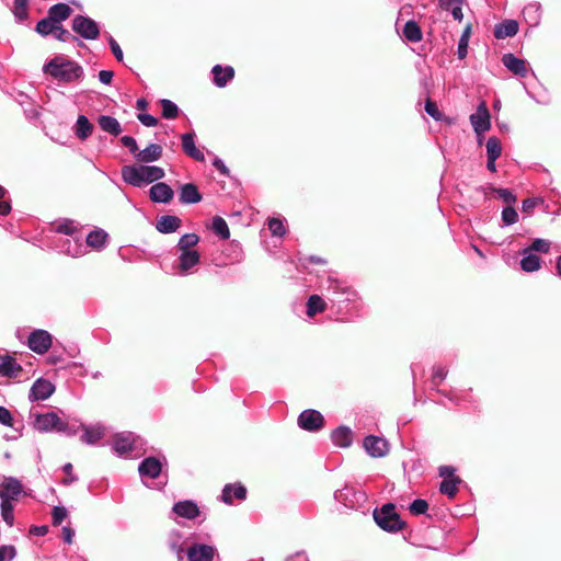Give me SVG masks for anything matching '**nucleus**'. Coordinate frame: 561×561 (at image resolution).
<instances>
[{"instance_id":"f257e3e1","label":"nucleus","mask_w":561,"mask_h":561,"mask_svg":"<svg viewBox=\"0 0 561 561\" xmlns=\"http://www.w3.org/2000/svg\"><path fill=\"white\" fill-rule=\"evenodd\" d=\"M43 72L62 83L81 81L84 77L83 67L75 60L57 55L43 66Z\"/></svg>"},{"instance_id":"39448f33","label":"nucleus","mask_w":561,"mask_h":561,"mask_svg":"<svg viewBox=\"0 0 561 561\" xmlns=\"http://www.w3.org/2000/svg\"><path fill=\"white\" fill-rule=\"evenodd\" d=\"M374 519L380 528L387 531H398L403 527L393 504H386L380 510H376Z\"/></svg>"},{"instance_id":"6e6d98bb","label":"nucleus","mask_w":561,"mask_h":561,"mask_svg":"<svg viewBox=\"0 0 561 561\" xmlns=\"http://www.w3.org/2000/svg\"><path fill=\"white\" fill-rule=\"evenodd\" d=\"M541 202L542 201L538 197L526 198L522 203V211L526 214H531L534 208Z\"/></svg>"},{"instance_id":"de8ad7c7","label":"nucleus","mask_w":561,"mask_h":561,"mask_svg":"<svg viewBox=\"0 0 561 561\" xmlns=\"http://www.w3.org/2000/svg\"><path fill=\"white\" fill-rule=\"evenodd\" d=\"M327 289L329 293H331L332 295H335V296H337L340 294H347V295L350 294V289L344 283H342L337 279L331 278V277L328 278Z\"/></svg>"},{"instance_id":"7ed1b4c3","label":"nucleus","mask_w":561,"mask_h":561,"mask_svg":"<svg viewBox=\"0 0 561 561\" xmlns=\"http://www.w3.org/2000/svg\"><path fill=\"white\" fill-rule=\"evenodd\" d=\"M23 493L22 483L13 477H7L0 484V499H1V516L8 526H13V502L18 501Z\"/></svg>"},{"instance_id":"f3484780","label":"nucleus","mask_w":561,"mask_h":561,"mask_svg":"<svg viewBox=\"0 0 561 561\" xmlns=\"http://www.w3.org/2000/svg\"><path fill=\"white\" fill-rule=\"evenodd\" d=\"M162 470V462L160 459L156 457H148L144 459L139 467L138 471L141 477H148L150 479H154L159 477Z\"/></svg>"},{"instance_id":"e433bc0d","label":"nucleus","mask_w":561,"mask_h":561,"mask_svg":"<svg viewBox=\"0 0 561 561\" xmlns=\"http://www.w3.org/2000/svg\"><path fill=\"white\" fill-rule=\"evenodd\" d=\"M327 308L325 301L319 295H311L307 301V314L313 317L317 313L323 312Z\"/></svg>"},{"instance_id":"393cba45","label":"nucleus","mask_w":561,"mask_h":561,"mask_svg":"<svg viewBox=\"0 0 561 561\" xmlns=\"http://www.w3.org/2000/svg\"><path fill=\"white\" fill-rule=\"evenodd\" d=\"M207 229L216 237H218L220 241H226L230 237L228 224L220 216L213 217L210 224L207 225Z\"/></svg>"},{"instance_id":"0eeeda50","label":"nucleus","mask_w":561,"mask_h":561,"mask_svg":"<svg viewBox=\"0 0 561 561\" xmlns=\"http://www.w3.org/2000/svg\"><path fill=\"white\" fill-rule=\"evenodd\" d=\"M72 31L87 41H95L100 36L99 24L87 15L78 14L72 19Z\"/></svg>"},{"instance_id":"69168bd1","label":"nucleus","mask_w":561,"mask_h":561,"mask_svg":"<svg viewBox=\"0 0 561 561\" xmlns=\"http://www.w3.org/2000/svg\"><path fill=\"white\" fill-rule=\"evenodd\" d=\"M0 423L5 426H12V414L4 407H0Z\"/></svg>"},{"instance_id":"9d476101","label":"nucleus","mask_w":561,"mask_h":561,"mask_svg":"<svg viewBox=\"0 0 561 561\" xmlns=\"http://www.w3.org/2000/svg\"><path fill=\"white\" fill-rule=\"evenodd\" d=\"M51 345V335L45 330H35L28 336V347L37 353H46Z\"/></svg>"},{"instance_id":"0e129e2a","label":"nucleus","mask_w":561,"mask_h":561,"mask_svg":"<svg viewBox=\"0 0 561 561\" xmlns=\"http://www.w3.org/2000/svg\"><path fill=\"white\" fill-rule=\"evenodd\" d=\"M213 165L216 168V170L221 175L229 176L230 171H229V169L227 168V165L225 164V162L220 158L215 157L214 160H213Z\"/></svg>"},{"instance_id":"13d9d810","label":"nucleus","mask_w":561,"mask_h":561,"mask_svg":"<svg viewBox=\"0 0 561 561\" xmlns=\"http://www.w3.org/2000/svg\"><path fill=\"white\" fill-rule=\"evenodd\" d=\"M425 112L436 121H438L442 116V113L439 112L436 103L432 100H427L425 102Z\"/></svg>"},{"instance_id":"1a4fd4ad","label":"nucleus","mask_w":561,"mask_h":561,"mask_svg":"<svg viewBox=\"0 0 561 561\" xmlns=\"http://www.w3.org/2000/svg\"><path fill=\"white\" fill-rule=\"evenodd\" d=\"M470 123L477 134H482L490 129V112L484 102L479 104L477 112L470 115Z\"/></svg>"},{"instance_id":"4468645a","label":"nucleus","mask_w":561,"mask_h":561,"mask_svg":"<svg viewBox=\"0 0 561 561\" xmlns=\"http://www.w3.org/2000/svg\"><path fill=\"white\" fill-rule=\"evenodd\" d=\"M195 133L190 131L181 135L183 151L192 159L198 162L205 161V156L202 150L195 146Z\"/></svg>"},{"instance_id":"a878e982","label":"nucleus","mask_w":561,"mask_h":561,"mask_svg":"<svg viewBox=\"0 0 561 561\" xmlns=\"http://www.w3.org/2000/svg\"><path fill=\"white\" fill-rule=\"evenodd\" d=\"M163 149L158 144H149L145 149L139 150L136 160L141 163H151L162 157Z\"/></svg>"},{"instance_id":"4d7b16f0","label":"nucleus","mask_w":561,"mask_h":561,"mask_svg":"<svg viewBox=\"0 0 561 561\" xmlns=\"http://www.w3.org/2000/svg\"><path fill=\"white\" fill-rule=\"evenodd\" d=\"M199 242V237L196 233H185L183 234L176 245H197Z\"/></svg>"},{"instance_id":"f704fd0d","label":"nucleus","mask_w":561,"mask_h":561,"mask_svg":"<svg viewBox=\"0 0 561 561\" xmlns=\"http://www.w3.org/2000/svg\"><path fill=\"white\" fill-rule=\"evenodd\" d=\"M110 242L108 233L102 228H94L85 238V245H105Z\"/></svg>"},{"instance_id":"5fc2aeb1","label":"nucleus","mask_w":561,"mask_h":561,"mask_svg":"<svg viewBox=\"0 0 561 561\" xmlns=\"http://www.w3.org/2000/svg\"><path fill=\"white\" fill-rule=\"evenodd\" d=\"M67 510L62 506H55L51 512L53 524L59 525L67 517Z\"/></svg>"},{"instance_id":"680f3d73","label":"nucleus","mask_w":561,"mask_h":561,"mask_svg":"<svg viewBox=\"0 0 561 561\" xmlns=\"http://www.w3.org/2000/svg\"><path fill=\"white\" fill-rule=\"evenodd\" d=\"M108 45L117 61H123V50L118 43L111 35L108 36Z\"/></svg>"},{"instance_id":"09e8293b","label":"nucleus","mask_w":561,"mask_h":561,"mask_svg":"<svg viewBox=\"0 0 561 561\" xmlns=\"http://www.w3.org/2000/svg\"><path fill=\"white\" fill-rule=\"evenodd\" d=\"M469 34H470V27H467L463 31V33L458 42L457 55H458L459 59H465L467 57Z\"/></svg>"},{"instance_id":"37998d69","label":"nucleus","mask_w":561,"mask_h":561,"mask_svg":"<svg viewBox=\"0 0 561 561\" xmlns=\"http://www.w3.org/2000/svg\"><path fill=\"white\" fill-rule=\"evenodd\" d=\"M459 482V479H444L440 483L439 491L449 499H453L458 492Z\"/></svg>"},{"instance_id":"ddd939ff","label":"nucleus","mask_w":561,"mask_h":561,"mask_svg":"<svg viewBox=\"0 0 561 561\" xmlns=\"http://www.w3.org/2000/svg\"><path fill=\"white\" fill-rule=\"evenodd\" d=\"M174 196L172 187L164 182H157L149 190V198L153 203L169 204Z\"/></svg>"},{"instance_id":"6e6552de","label":"nucleus","mask_w":561,"mask_h":561,"mask_svg":"<svg viewBox=\"0 0 561 561\" xmlns=\"http://www.w3.org/2000/svg\"><path fill=\"white\" fill-rule=\"evenodd\" d=\"M323 416L317 410H305L298 417V424L301 428L316 432L323 427Z\"/></svg>"},{"instance_id":"cd10ccee","label":"nucleus","mask_w":561,"mask_h":561,"mask_svg":"<svg viewBox=\"0 0 561 561\" xmlns=\"http://www.w3.org/2000/svg\"><path fill=\"white\" fill-rule=\"evenodd\" d=\"M72 13V9L66 3H56L48 9V20H53L57 25L66 21Z\"/></svg>"},{"instance_id":"f8f14e48","label":"nucleus","mask_w":561,"mask_h":561,"mask_svg":"<svg viewBox=\"0 0 561 561\" xmlns=\"http://www.w3.org/2000/svg\"><path fill=\"white\" fill-rule=\"evenodd\" d=\"M54 391L55 386L50 381L39 378L33 383L28 399L32 402L46 400L54 393Z\"/></svg>"},{"instance_id":"338daca9","label":"nucleus","mask_w":561,"mask_h":561,"mask_svg":"<svg viewBox=\"0 0 561 561\" xmlns=\"http://www.w3.org/2000/svg\"><path fill=\"white\" fill-rule=\"evenodd\" d=\"M98 77L101 83L108 85L112 83L114 72L112 70H101Z\"/></svg>"},{"instance_id":"c85d7f7f","label":"nucleus","mask_w":561,"mask_h":561,"mask_svg":"<svg viewBox=\"0 0 561 561\" xmlns=\"http://www.w3.org/2000/svg\"><path fill=\"white\" fill-rule=\"evenodd\" d=\"M81 228L80 224L69 218H62L53 224V230L66 236H75Z\"/></svg>"},{"instance_id":"6ab92c4d","label":"nucleus","mask_w":561,"mask_h":561,"mask_svg":"<svg viewBox=\"0 0 561 561\" xmlns=\"http://www.w3.org/2000/svg\"><path fill=\"white\" fill-rule=\"evenodd\" d=\"M518 23L515 20L507 19L494 26L493 35L496 39L513 37L518 32Z\"/></svg>"},{"instance_id":"774afa93","label":"nucleus","mask_w":561,"mask_h":561,"mask_svg":"<svg viewBox=\"0 0 561 561\" xmlns=\"http://www.w3.org/2000/svg\"><path fill=\"white\" fill-rule=\"evenodd\" d=\"M446 375H447V370L442 366H437L434 368V371H433V381L435 383H438L445 379Z\"/></svg>"},{"instance_id":"a18cd8bd","label":"nucleus","mask_w":561,"mask_h":561,"mask_svg":"<svg viewBox=\"0 0 561 561\" xmlns=\"http://www.w3.org/2000/svg\"><path fill=\"white\" fill-rule=\"evenodd\" d=\"M13 14L18 22H24L28 18L27 0H14Z\"/></svg>"},{"instance_id":"f03ea898","label":"nucleus","mask_w":561,"mask_h":561,"mask_svg":"<svg viewBox=\"0 0 561 561\" xmlns=\"http://www.w3.org/2000/svg\"><path fill=\"white\" fill-rule=\"evenodd\" d=\"M125 183L135 187H142L146 184L158 182L165 176L161 167L146 164L124 165L121 170Z\"/></svg>"},{"instance_id":"c9c22d12","label":"nucleus","mask_w":561,"mask_h":561,"mask_svg":"<svg viewBox=\"0 0 561 561\" xmlns=\"http://www.w3.org/2000/svg\"><path fill=\"white\" fill-rule=\"evenodd\" d=\"M403 36L409 41V42H412V43H417L422 39V31H421V27L419 26V24L413 21V20H410L408 21L404 26H403Z\"/></svg>"},{"instance_id":"c03bdc74","label":"nucleus","mask_w":561,"mask_h":561,"mask_svg":"<svg viewBox=\"0 0 561 561\" xmlns=\"http://www.w3.org/2000/svg\"><path fill=\"white\" fill-rule=\"evenodd\" d=\"M285 219L270 218L267 227L274 237H283L286 233Z\"/></svg>"},{"instance_id":"3c124183","label":"nucleus","mask_w":561,"mask_h":561,"mask_svg":"<svg viewBox=\"0 0 561 561\" xmlns=\"http://www.w3.org/2000/svg\"><path fill=\"white\" fill-rule=\"evenodd\" d=\"M121 142L124 147H126L128 149V151L135 157V159L137 158V154L139 153V148H138V145H137V141L134 137L131 136H123L121 137Z\"/></svg>"},{"instance_id":"8fccbe9b","label":"nucleus","mask_w":561,"mask_h":561,"mask_svg":"<svg viewBox=\"0 0 561 561\" xmlns=\"http://www.w3.org/2000/svg\"><path fill=\"white\" fill-rule=\"evenodd\" d=\"M501 217H502V221L506 226H511V225L517 222V220H518V214H517L516 209L513 207V205L504 207L502 210Z\"/></svg>"},{"instance_id":"5701e85b","label":"nucleus","mask_w":561,"mask_h":561,"mask_svg":"<svg viewBox=\"0 0 561 561\" xmlns=\"http://www.w3.org/2000/svg\"><path fill=\"white\" fill-rule=\"evenodd\" d=\"M22 371L21 365L11 356H0V375L8 378H16Z\"/></svg>"},{"instance_id":"ea45409f","label":"nucleus","mask_w":561,"mask_h":561,"mask_svg":"<svg viewBox=\"0 0 561 561\" xmlns=\"http://www.w3.org/2000/svg\"><path fill=\"white\" fill-rule=\"evenodd\" d=\"M160 104L162 107V117L165 119H174L179 115V106L168 99L160 100Z\"/></svg>"},{"instance_id":"4c0bfd02","label":"nucleus","mask_w":561,"mask_h":561,"mask_svg":"<svg viewBox=\"0 0 561 561\" xmlns=\"http://www.w3.org/2000/svg\"><path fill=\"white\" fill-rule=\"evenodd\" d=\"M523 254L524 257L520 260V267L525 272H535L540 268V259L537 254H526V251H524Z\"/></svg>"},{"instance_id":"58836bf2","label":"nucleus","mask_w":561,"mask_h":561,"mask_svg":"<svg viewBox=\"0 0 561 561\" xmlns=\"http://www.w3.org/2000/svg\"><path fill=\"white\" fill-rule=\"evenodd\" d=\"M481 190L485 194L488 193V191L494 192L495 194H497V196L501 199H503V202H505L507 204V206L513 205L516 202V196L508 188H497V187L490 185L488 187H481Z\"/></svg>"},{"instance_id":"49530a36","label":"nucleus","mask_w":561,"mask_h":561,"mask_svg":"<svg viewBox=\"0 0 561 561\" xmlns=\"http://www.w3.org/2000/svg\"><path fill=\"white\" fill-rule=\"evenodd\" d=\"M54 36L56 39L64 42V43L78 42L79 46L83 45V43L81 41H79V38L77 36L71 34L68 30L64 28L61 25H57Z\"/></svg>"},{"instance_id":"e2e57ef3","label":"nucleus","mask_w":561,"mask_h":561,"mask_svg":"<svg viewBox=\"0 0 561 561\" xmlns=\"http://www.w3.org/2000/svg\"><path fill=\"white\" fill-rule=\"evenodd\" d=\"M72 465L70 462L66 463L62 467L64 472L67 474V478L62 480L65 485H69L78 480V477L72 473Z\"/></svg>"},{"instance_id":"603ef678","label":"nucleus","mask_w":561,"mask_h":561,"mask_svg":"<svg viewBox=\"0 0 561 561\" xmlns=\"http://www.w3.org/2000/svg\"><path fill=\"white\" fill-rule=\"evenodd\" d=\"M7 190L0 185V216H7L10 214L12 207L10 199H4Z\"/></svg>"},{"instance_id":"c756f323","label":"nucleus","mask_w":561,"mask_h":561,"mask_svg":"<svg viewBox=\"0 0 561 561\" xmlns=\"http://www.w3.org/2000/svg\"><path fill=\"white\" fill-rule=\"evenodd\" d=\"M233 497L244 500L247 497V489L241 484H227L222 490L221 499L225 503L231 504Z\"/></svg>"},{"instance_id":"9b49d317","label":"nucleus","mask_w":561,"mask_h":561,"mask_svg":"<svg viewBox=\"0 0 561 561\" xmlns=\"http://www.w3.org/2000/svg\"><path fill=\"white\" fill-rule=\"evenodd\" d=\"M502 62L512 73L518 76L520 78L527 77L530 69L528 68L527 61L525 59L516 57L512 53L504 54L502 57Z\"/></svg>"},{"instance_id":"bf43d9fd","label":"nucleus","mask_w":561,"mask_h":561,"mask_svg":"<svg viewBox=\"0 0 561 561\" xmlns=\"http://www.w3.org/2000/svg\"><path fill=\"white\" fill-rule=\"evenodd\" d=\"M137 118L146 127H154L158 124V119L154 116H152L151 114L139 113L137 115Z\"/></svg>"},{"instance_id":"dca6fc26","label":"nucleus","mask_w":561,"mask_h":561,"mask_svg":"<svg viewBox=\"0 0 561 561\" xmlns=\"http://www.w3.org/2000/svg\"><path fill=\"white\" fill-rule=\"evenodd\" d=\"M215 549L208 545H193L187 550L188 561H213Z\"/></svg>"},{"instance_id":"052dcab7","label":"nucleus","mask_w":561,"mask_h":561,"mask_svg":"<svg viewBox=\"0 0 561 561\" xmlns=\"http://www.w3.org/2000/svg\"><path fill=\"white\" fill-rule=\"evenodd\" d=\"M15 548L13 546L0 547V561L12 560L15 557Z\"/></svg>"},{"instance_id":"b1692460","label":"nucleus","mask_w":561,"mask_h":561,"mask_svg":"<svg viewBox=\"0 0 561 561\" xmlns=\"http://www.w3.org/2000/svg\"><path fill=\"white\" fill-rule=\"evenodd\" d=\"M94 125L89 121V118L83 114L79 115L73 126L76 137L79 140L84 141L92 135Z\"/></svg>"},{"instance_id":"473e14b6","label":"nucleus","mask_w":561,"mask_h":561,"mask_svg":"<svg viewBox=\"0 0 561 561\" xmlns=\"http://www.w3.org/2000/svg\"><path fill=\"white\" fill-rule=\"evenodd\" d=\"M332 442L339 447H348L352 444V431L348 427L340 426L331 434Z\"/></svg>"},{"instance_id":"79ce46f5","label":"nucleus","mask_w":561,"mask_h":561,"mask_svg":"<svg viewBox=\"0 0 561 561\" xmlns=\"http://www.w3.org/2000/svg\"><path fill=\"white\" fill-rule=\"evenodd\" d=\"M486 158L499 159L502 153V144L497 137H490L486 140Z\"/></svg>"},{"instance_id":"423d86ee","label":"nucleus","mask_w":561,"mask_h":561,"mask_svg":"<svg viewBox=\"0 0 561 561\" xmlns=\"http://www.w3.org/2000/svg\"><path fill=\"white\" fill-rule=\"evenodd\" d=\"M145 445L141 437L136 436L131 432L121 433L115 436L113 443L114 451L119 456H125L133 451H140Z\"/></svg>"},{"instance_id":"4be33fe9","label":"nucleus","mask_w":561,"mask_h":561,"mask_svg":"<svg viewBox=\"0 0 561 561\" xmlns=\"http://www.w3.org/2000/svg\"><path fill=\"white\" fill-rule=\"evenodd\" d=\"M181 250L179 267L181 273H187L199 262V254L192 248H181Z\"/></svg>"},{"instance_id":"7c9ffc66","label":"nucleus","mask_w":561,"mask_h":561,"mask_svg":"<svg viewBox=\"0 0 561 561\" xmlns=\"http://www.w3.org/2000/svg\"><path fill=\"white\" fill-rule=\"evenodd\" d=\"M98 124L103 131L112 136H118L122 133V126L119 122L113 116L100 115L98 117Z\"/></svg>"},{"instance_id":"2f4dec72","label":"nucleus","mask_w":561,"mask_h":561,"mask_svg":"<svg viewBox=\"0 0 561 561\" xmlns=\"http://www.w3.org/2000/svg\"><path fill=\"white\" fill-rule=\"evenodd\" d=\"M80 427L83 431L81 440L84 444L93 445L104 436V428L101 425H96V426L80 425Z\"/></svg>"},{"instance_id":"a211bd4d","label":"nucleus","mask_w":561,"mask_h":561,"mask_svg":"<svg viewBox=\"0 0 561 561\" xmlns=\"http://www.w3.org/2000/svg\"><path fill=\"white\" fill-rule=\"evenodd\" d=\"M213 82L218 88H225L234 77V69L231 66L222 67L215 65L211 69Z\"/></svg>"},{"instance_id":"412c9836","label":"nucleus","mask_w":561,"mask_h":561,"mask_svg":"<svg viewBox=\"0 0 561 561\" xmlns=\"http://www.w3.org/2000/svg\"><path fill=\"white\" fill-rule=\"evenodd\" d=\"M172 511L180 517L194 519L199 515V508L193 501H180L173 505Z\"/></svg>"},{"instance_id":"aec40b11","label":"nucleus","mask_w":561,"mask_h":561,"mask_svg":"<svg viewBox=\"0 0 561 561\" xmlns=\"http://www.w3.org/2000/svg\"><path fill=\"white\" fill-rule=\"evenodd\" d=\"M203 199L197 186L193 183H185L180 187L179 201L182 204H197Z\"/></svg>"},{"instance_id":"72a5a7b5","label":"nucleus","mask_w":561,"mask_h":561,"mask_svg":"<svg viewBox=\"0 0 561 561\" xmlns=\"http://www.w3.org/2000/svg\"><path fill=\"white\" fill-rule=\"evenodd\" d=\"M523 15L527 23L537 26L541 19V5L538 2L527 4L523 10Z\"/></svg>"},{"instance_id":"2eb2a0df","label":"nucleus","mask_w":561,"mask_h":561,"mask_svg":"<svg viewBox=\"0 0 561 561\" xmlns=\"http://www.w3.org/2000/svg\"><path fill=\"white\" fill-rule=\"evenodd\" d=\"M366 451L373 457H382L388 453V443L386 439L377 436H367L364 439Z\"/></svg>"},{"instance_id":"864d4df0","label":"nucleus","mask_w":561,"mask_h":561,"mask_svg":"<svg viewBox=\"0 0 561 561\" xmlns=\"http://www.w3.org/2000/svg\"><path fill=\"white\" fill-rule=\"evenodd\" d=\"M428 508V504L425 500H414L412 504L410 505V512L414 515H421L426 513Z\"/></svg>"},{"instance_id":"bb28decb","label":"nucleus","mask_w":561,"mask_h":561,"mask_svg":"<svg viewBox=\"0 0 561 561\" xmlns=\"http://www.w3.org/2000/svg\"><path fill=\"white\" fill-rule=\"evenodd\" d=\"M181 226V219L173 215H163L156 222V229L161 233L175 232Z\"/></svg>"},{"instance_id":"20e7f679","label":"nucleus","mask_w":561,"mask_h":561,"mask_svg":"<svg viewBox=\"0 0 561 561\" xmlns=\"http://www.w3.org/2000/svg\"><path fill=\"white\" fill-rule=\"evenodd\" d=\"M33 426L38 432H50L57 431L67 435H75L76 430L71 428L66 422H64L56 413H32Z\"/></svg>"},{"instance_id":"a19ab883","label":"nucleus","mask_w":561,"mask_h":561,"mask_svg":"<svg viewBox=\"0 0 561 561\" xmlns=\"http://www.w3.org/2000/svg\"><path fill=\"white\" fill-rule=\"evenodd\" d=\"M57 24L53 20H48V15L39 20L36 24L35 31L42 36L54 35Z\"/></svg>"}]
</instances>
